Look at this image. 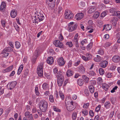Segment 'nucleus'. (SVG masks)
I'll list each match as a JSON object with an SVG mask.
<instances>
[{"mask_svg": "<svg viewBox=\"0 0 120 120\" xmlns=\"http://www.w3.org/2000/svg\"><path fill=\"white\" fill-rule=\"evenodd\" d=\"M35 14L36 15L34 17V20L33 21V22L37 24L38 22L42 21L44 19V17L43 14L42 12H40L39 13L36 11V12L35 13Z\"/></svg>", "mask_w": 120, "mask_h": 120, "instance_id": "1", "label": "nucleus"}, {"mask_svg": "<svg viewBox=\"0 0 120 120\" xmlns=\"http://www.w3.org/2000/svg\"><path fill=\"white\" fill-rule=\"evenodd\" d=\"M48 103L45 101H42L39 103L40 108L41 111L45 112L48 108Z\"/></svg>", "mask_w": 120, "mask_h": 120, "instance_id": "2", "label": "nucleus"}, {"mask_svg": "<svg viewBox=\"0 0 120 120\" xmlns=\"http://www.w3.org/2000/svg\"><path fill=\"white\" fill-rule=\"evenodd\" d=\"M43 65L42 63H41L37 68V73L38 76L41 77H42L43 75Z\"/></svg>", "mask_w": 120, "mask_h": 120, "instance_id": "3", "label": "nucleus"}, {"mask_svg": "<svg viewBox=\"0 0 120 120\" xmlns=\"http://www.w3.org/2000/svg\"><path fill=\"white\" fill-rule=\"evenodd\" d=\"M65 18L67 19H71L72 18L74 17L73 14L71 13V12L69 10L65 11Z\"/></svg>", "mask_w": 120, "mask_h": 120, "instance_id": "4", "label": "nucleus"}, {"mask_svg": "<svg viewBox=\"0 0 120 120\" xmlns=\"http://www.w3.org/2000/svg\"><path fill=\"white\" fill-rule=\"evenodd\" d=\"M56 0H46V3L49 6L51 7H54L55 4Z\"/></svg>", "mask_w": 120, "mask_h": 120, "instance_id": "5", "label": "nucleus"}, {"mask_svg": "<svg viewBox=\"0 0 120 120\" xmlns=\"http://www.w3.org/2000/svg\"><path fill=\"white\" fill-rule=\"evenodd\" d=\"M38 49H37L35 51L34 56L32 57V61L33 63H34L38 55Z\"/></svg>", "mask_w": 120, "mask_h": 120, "instance_id": "6", "label": "nucleus"}, {"mask_svg": "<svg viewBox=\"0 0 120 120\" xmlns=\"http://www.w3.org/2000/svg\"><path fill=\"white\" fill-rule=\"evenodd\" d=\"M57 62L60 66H64L65 64L64 60L62 57L59 58L57 60Z\"/></svg>", "mask_w": 120, "mask_h": 120, "instance_id": "7", "label": "nucleus"}, {"mask_svg": "<svg viewBox=\"0 0 120 120\" xmlns=\"http://www.w3.org/2000/svg\"><path fill=\"white\" fill-rule=\"evenodd\" d=\"M77 26L78 25L77 24H75L74 25H69L68 27V29L69 31H72L76 29Z\"/></svg>", "mask_w": 120, "mask_h": 120, "instance_id": "8", "label": "nucleus"}, {"mask_svg": "<svg viewBox=\"0 0 120 120\" xmlns=\"http://www.w3.org/2000/svg\"><path fill=\"white\" fill-rule=\"evenodd\" d=\"M84 16V14L82 13H79L76 14L75 18L77 20H80L82 19Z\"/></svg>", "mask_w": 120, "mask_h": 120, "instance_id": "9", "label": "nucleus"}, {"mask_svg": "<svg viewBox=\"0 0 120 120\" xmlns=\"http://www.w3.org/2000/svg\"><path fill=\"white\" fill-rule=\"evenodd\" d=\"M108 64L107 62L105 60L101 61L100 64V67L103 68H105Z\"/></svg>", "mask_w": 120, "mask_h": 120, "instance_id": "10", "label": "nucleus"}, {"mask_svg": "<svg viewBox=\"0 0 120 120\" xmlns=\"http://www.w3.org/2000/svg\"><path fill=\"white\" fill-rule=\"evenodd\" d=\"M66 106L67 110L68 111H71L74 109V107L73 106H71V103L70 104H69V103H67Z\"/></svg>", "mask_w": 120, "mask_h": 120, "instance_id": "11", "label": "nucleus"}, {"mask_svg": "<svg viewBox=\"0 0 120 120\" xmlns=\"http://www.w3.org/2000/svg\"><path fill=\"white\" fill-rule=\"evenodd\" d=\"M118 20V19L117 18L113 17L112 19L111 22L114 26H115L116 25Z\"/></svg>", "mask_w": 120, "mask_h": 120, "instance_id": "12", "label": "nucleus"}, {"mask_svg": "<svg viewBox=\"0 0 120 120\" xmlns=\"http://www.w3.org/2000/svg\"><path fill=\"white\" fill-rule=\"evenodd\" d=\"M120 58L119 56H114L112 58V60L114 62L116 63L119 61Z\"/></svg>", "mask_w": 120, "mask_h": 120, "instance_id": "13", "label": "nucleus"}, {"mask_svg": "<svg viewBox=\"0 0 120 120\" xmlns=\"http://www.w3.org/2000/svg\"><path fill=\"white\" fill-rule=\"evenodd\" d=\"M17 11L16 10H13L11 11V17L15 18L16 16Z\"/></svg>", "mask_w": 120, "mask_h": 120, "instance_id": "14", "label": "nucleus"}, {"mask_svg": "<svg viewBox=\"0 0 120 120\" xmlns=\"http://www.w3.org/2000/svg\"><path fill=\"white\" fill-rule=\"evenodd\" d=\"M53 58L52 57H50L48 58L47 60V62L49 64H52L53 62Z\"/></svg>", "mask_w": 120, "mask_h": 120, "instance_id": "15", "label": "nucleus"}, {"mask_svg": "<svg viewBox=\"0 0 120 120\" xmlns=\"http://www.w3.org/2000/svg\"><path fill=\"white\" fill-rule=\"evenodd\" d=\"M73 74V71L71 70H68L66 73L67 76L68 77H70Z\"/></svg>", "mask_w": 120, "mask_h": 120, "instance_id": "16", "label": "nucleus"}, {"mask_svg": "<svg viewBox=\"0 0 120 120\" xmlns=\"http://www.w3.org/2000/svg\"><path fill=\"white\" fill-rule=\"evenodd\" d=\"M13 49L12 48L10 47L5 48L2 52L3 53H4L5 51L6 52H10L12 51Z\"/></svg>", "mask_w": 120, "mask_h": 120, "instance_id": "17", "label": "nucleus"}, {"mask_svg": "<svg viewBox=\"0 0 120 120\" xmlns=\"http://www.w3.org/2000/svg\"><path fill=\"white\" fill-rule=\"evenodd\" d=\"M79 72L81 74H83L85 72V69L82 66H81L78 67Z\"/></svg>", "mask_w": 120, "mask_h": 120, "instance_id": "18", "label": "nucleus"}, {"mask_svg": "<svg viewBox=\"0 0 120 120\" xmlns=\"http://www.w3.org/2000/svg\"><path fill=\"white\" fill-rule=\"evenodd\" d=\"M96 9V8L94 7H92L90 8L88 11L89 14H91L94 12Z\"/></svg>", "mask_w": 120, "mask_h": 120, "instance_id": "19", "label": "nucleus"}, {"mask_svg": "<svg viewBox=\"0 0 120 120\" xmlns=\"http://www.w3.org/2000/svg\"><path fill=\"white\" fill-rule=\"evenodd\" d=\"M77 83L80 86H82L84 83L83 80L81 79H79L77 80Z\"/></svg>", "mask_w": 120, "mask_h": 120, "instance_id": "20", "label": "nucleus"}, {"mask_svg": "<svg viewBox=\"0 0 120 120\" xmlns=\"http://www.w3.org/2000/svg\"><path fill=\"white\" fill-rule=\"evenodd\" d=\"M112 28V26L111 25L108 24L106 25H104V29L106 30H110Z\"/></svg>", "mask_w": 120, "mask_h": 120, "instance_id": "21", "label": "nucleus"}, {"mask_svg": "<svg viewBox=\"0 0 120 120\" xmlns=\"http://www.w3.org/2000/svg\"><path fill=\"white\" fill-rule=\"evenodd\" d=\"M82 77L85 82L86 83H88V82L89 78L86 76L83 75L82 76Z\"/></svg>", "mask_w": 120, "mask_h": 120, "instance_id": "22", "label": "nucleus"}, {"mask_svg": "<svg viewBox=\"0 0 120 120\" xmlns=\"http://www.w3.org/2000/svg\"><path fill=\"white\" fill-rule=\"evenodd\" d=\"M17 82L16 81L12 82L10 84V87H11L12 88H14L17 84Z\"/></svg>", "mask_w": 120, "mask_h": 120, "instance_id": "23", "label": "nucleus"}, {"mask_svg": "<svg viewBox=\"0 0 120 120\" xmlns=\"http://www.w3.org/2000/svg\"><path fill=\"white\" fill-rule=\"evenodd\" d=\"M94 60L95 61L98 62L101 60V58L100 56L97 55V57H95Z\"/></svg>", "mask_w": 120, "mask_h": 120, "instance_id": "24", "label": "nucleus"}, {"mask_svg": "<svg viewBox=\"0 0 120 120\" xmlns=\"http://www.w3.org/2000/svg\"><path fill=\"white\" fill-rule=\"evenodd\" d=\"M23 68V66L22 65H21L19 67L18 70L17 74L18 75H20L21 73Z\"/></svg>", "mask_w": 120, "mask_h": 120, "instance_id": "25", "label": "nucleus"}, {"mask_svg": "<svg viewBox=\"0 0 120 120\" xmlns=\"http://www.w3.org/2000/svg\"><path fill=\"white\" fill-rule=\"evenodd\" d=\"M60 41L58 40H56V41L55 42H54V44L55 45L56 47H61L62 45H60V46L58 45V44L60 42Z\"/></svg>", "mask_w": 120, "mask_h": 120, "instance_id": "26", "label": "nucleus"}, {"mask_svg": "<svg viewBox=\"0 0 120 120\" xmlns=\"http://www.w3.org/2000/svg\"><path fill=\"white\" fill-rule=\"evenodd\" d=\"M56 76L57 78H60V77L64 78V77L62 75V73L60 71L58 72Z\"/></svg>", "mask_w": 120, "mask_h": 120, "instance_id": "27", "label": "nucleus"}, {"mask_svg": "<svg viewBox=\"0 0 120 120\" xmlns=\"http://www.w3.org/2000/svg\"><path fill=\"white\" fill-rule=\"evenodd\" d=\"M48 87V85L46 83H44L42 85V88L46 90Z\"/></svg>", "mask_w": 120, "mask_h": 120, "instance_id": "28", "label": "nucleus"}, {"mask_svg": "<svg viewBox=\"0 0 120 120\" xmlns=\"http://www.w3.org/2000/svg\"><path fill=\"white\" fill-rule=\"evenodd\" d=\"M102 88L105 91H107L108 90V86L105 83L103 84L102 86Z\"/></svg>", "mask_w": 120, "mask_h": 120, "instance_id": "29", "label": "nucleus"}, {"mask_svg": "<svg viewBox=\"0 0 120 120\" xmlns=\"http://www.w3.org/2000/svg\"><path fill=\"white\" fill-rule=\"evenodd\" d=\"M89 88L91 93H93L94 92V89L93 86L92 85L90 86Z\"/></svg>", "mask_w": 120, "mask_h": 120, "instance_id": "30", "label": "nucleus"}, {"mask_svg": "<svg viewBox=\"0 0 120 120\" xmlns=\"http://www.w3.org/2000/svg\"><path fill=\"white\" fill-rule=\"evenodd\" d=\"M113 16H116L119 18H120V11H116L115 13L113 14Z\"/></svg>", "mask_w": 120, "mask_h": 120, "instance_id": "31", "label": "nucleus"}, {"mask_svg": "<svg viewBox=\"0 0 120 120\" xmlns=\"http://www.w3.org/2000/svg\"><path fill=\"white\" fill-rule=\"evenodd\" d=\"M110 105L109 101L106 102L105 104V106L106 108H109Z\"/></svg>", "mask_w": 120, "mask_h": 120, "instance_id": "32", "label": "nucleus"}, {"mask_svg": "<svg viewBox=\"0 0 120 120\" xmlns=\"http://www.w3.org/2000/svg\"><path fill=\"white\" fill-rule=\"evenodd\" d=\"M99 13L98 12H96L93 15L95 19L97 18L99 16Z\"/></svg>", "mask_w": 120, "mask_h": 120, "instance_id": "33", "label": "nucleus"}, {"mask_svg": "<svg viewBox=\"0 0 120 120\" xmlns=\"http://www.w3.org/2000/svg\"><path fill=\"white\" fill-rule=\"evenodd\" d=\"M6 7V3L4 2H2L0 6L1 9L3 10L4 8H5Z\"/></svg>", "mask_w": 120, "mask_h": 120, "instance_id": "34", "label": "nucleus"}, {"mask_svg": "<svg viewBox=\"0 0 120 120\" xmlns=\"http://www.w3.org/2000/svg\"><path fill=\"white\" fill-rule=\"evenodd\" d=\"M77 113L75 112H73L72 115V117L73 120H75L77 117Z\"/></svg>", "mask_w": 120, "mask_h": 120, "instance_id": "35", "label": "nucleus"}, {"mask_svg": "<svg viewBox=\"0 0 120 120\" xmlns=\"http://www.w3.org/2000/svg\"><path fill=\"white\" fill-rule=\"evenodd\" d=\"M15 45L17 49H19L20 46V43L18 41H16L15 42Z\"/></svg>", "mask_w": 120, "mask_h": 120, "instance_id": "36", "label": "nucleus"}, {"mask_svg": "<svg viewBox=\"0 0 120 120\" xmlns=\"http://www.w3.org/2000/svg\"><path fill=\"white\" fill-rule=\"evenodd\" d=\"M107 11H105L102 12L101 14V17H104L107 14Z\"/></svg>", "mask_w": 120, "mask_h": 120, "instance_id": "37", "label": "nucleus"}, {"mask_svg": "<svg viewBox=\"0 0 120 120\" xmlns=\"http://www.w3.org/2000/svg\"><path fill=\"white\" fill-rule=\"evenodd\" d=\"M98 52L100 55H102L104 53V51L103 49H100L98 51Z\"/></svg>", "mask_w": 120, "mask_h": 120, "instance_id": "38", "label": "nucleus"}, {"mask_svg": "<svg viewBox=\"0 0 120 120\" xmlns=\"http://www.w3.org/2000/svg\"><path fill=\"white\" fill-rule=\"evenodd\" d=\"M86 55L88 60L91 59L92 58V56L89 53H86Z\"/></svg>", "mask_w": 120, "mask_h": 120, "instance_id": "39", "label": "nucleus"}, {"mask_svg": "<svg viewBox=\"0 0 120 120\" xmlns=\"http://www.w3.org/2000/svg\"><path fill=\"white\" fill-rule=\"evenodd\" d=\"M59 95L61 99L62 100L64 99V96L63 93L61 92H59Z\"/></svg>", "mask_w": 120, "mask_h": 120, "instance_id": "40", "label": "nucleus"}, {"mask_svg": "<svg viewBox=\"0 0 120 120\" xmlns=\"http://www.w3.org/2000/svg\"><path fill=\"white\" fill-rule=\"evenodd\" d=\"M110 12L112 13L113 15V14H114L115 13L116 11L115 8H112L110 9Z\"/></svg>", "mask_w": 120, "mask_h": 120, "instance_id": "41", "label": "nucleus"}, {"mask_svg": "<svg viewBox=\"0 0 120 120\" xmlns=\"http://www.w3.org/2000/svg\"><path fill=\"white\" fill-rule=\"evenodd\" d=\"M49 99L50 101L51 102H53L54 101V99L52 95H50L49 96Z\"/></svg>", "mask_w": 120, "mask_h": 120, "instance_id": "42", "label": "nucleus"}, {"mask_svg": "<svg viewBox=\"0 0 120 120\" xmlns=\"http://www.w3.org/2000/svg\"><path fill=\"white\" fill-rule=\"evenodd\" d=\"M99 72L100 75H103L104 73V71L103 69L101 68H100L99 69Z\"/></svg>", "mask_w": 120, "mask_h": 120, "instance_id": "43", "label": "nucleus"}, {"mask_svg": "<svg viewBox=\"0 0 120 120\" xmlns=\"http://www.w3.org/2000/svg\"><path fill=\"white\" fill-rule=\"evenodd\" d=\"M13 68V66L11 65L6 68L7 69L8 71L9 72L11 71L12 69Z\"/></svg>", "mask_w": 120, "mask_h": 120, "instance_id": "44", "label": "nucleus"}, {"mask_svg": "<svg viewBox=\"0 0 120 120\" xmlns=\"http://www.w3.org/2000/svg\"><path fill=\"white\" fill-rule=\"evenodd\" d=\"M53 109L54 110L58 112H60V110L55 106H53Z\"/></svg>", "mask_w": 120, "mask_h": 120, "instance_id": "45", "label": "nucleus"}, {"mask_svg": "<svg viewBox=\"0 0 120 120\" xmlns=\"http://www.w3.org/2000/svg\"><path fill=\"white\" fill-rule=\"evenodd\" d=\"M26 118L28 119V120H34L32 115L31 114H30V115L28 116Z\"/></svg>", "mask_w": 120, "mask_h": 120, "instance_id": "46", "label": "nucleus"}, {"mask_svg": "<svg viewBox=\"0 0 120 120\" xmlns=\"http://www.w3.org/2000/svg\"><path fill=\"white\" fill-rule=\"evenodd\" d=\"M98 84H101L102 82V79L101 77H99L98 79Z\"/></svg>", "mask_w": 120, "mask_h": 120, "instance_id": "47", "label": "nucleus"}, {"mask_svg": "<svg viewBox=\"0 0 120 120\" xmlns=\"http://www.w3.org/2000/svg\"><path fill=\"white\" fill-rule=\"evenodd\" d=\"M58 12L59 14H60L62 13V8L61 7H59L58 8Z\"/></svg>", "mask_w": 120, "mask_h": 120, "instance_id": "48", "label": "nucleus"}, {"mask_svg": "<svg viewBox=\"0 0 120 120\" xmlns=\"http://www.w3.org/2000/svg\"><path fill=\"white\" fill-rule=\"evenodd\" d=\"M93 45V43H90L86 47V48L88 49H89L91 48Z\"/></svg>", "mask_w": 120, "mask_h": 120, "instance_id": "49", "label": "nucleus"}, {"mask_svg": "<svg viewBox=\"0 0 120 120\" xmlns=\"http://www.w3.org/2000/svg\"><path fill=\"white\" fill-rule=\"evenodd\" d=\"M66 44L68 45L69 47H71L73 46V44L71 42H68L66 43Z\"/></svg>", "mask_w": 120, "mask_h": 120, "instance_id": "50", "label": "nucleus"}, {"mask_svg": "<svg viewBox=\"0 0 120 120\" xmlns=\"http://www.w3.org/2000/svg\"><path fill=\"white\" fill-rule=\"evenodd\" d=\"M82 113L85 116L86 115L88 114V111L86 109L83 110L82 111Z\"/></svg>", "mask_w": 120, "mask_h": 120, "instance_id": "51", "label": "nucleus"}, {"mask_svg": "<svg viewBox=\"0 0 120 120\" xmlns=\"http://www.w3.org/2000/svg\"><path fill=\"white\" fill-rule=\"evenodd\" d=\"M110 100L112 104H114L116 101V98L112 97H111L110 98Z\"/></svg>", "mask_w": 120, "mask_h": 120, "instance_id": "52", "label": "nucleus"}, {"mask_svg": "<svg viewBox=\"0 0 120 120\" xmlns=\"http://www.w3.org/2000/svg\"><path fill=\"white\" fill-rule=\"evenodd\" d=\"M87 42V40L86 39H85L83 40L82 41H81V44L83 46L84 45V43H86Z\"/></svg>", "mask_w": 120, "mask_h": 120, "instance_id": "53", "label": "nucleus"}, {"mask_svg": "<svg viewBox=\"0 0 120 120\" xmlns=\"http://www.w3.org/2000/svg\"><path fill=\"white\" fill-rule=\"evenodd\" d=\"M116 68V67L115 66L113 65H112L110 66L109 69L111 70H114Z\"/></svg>", "mask_w": 120, "mask_h": 120, "instance_id": "54", "label": "nucleus"}, {"mask_svg": "<svg viewBox=\"0 0 120 120\" xmlns=\"http://www.w3.org/2000/svg\"><path fill=\"white\" fill-rule=\"evenodd\" d=\"M64 78H62V77H60V78H57V82H63L64 80Z\"/></svg>", "mask_w": 120, "mask_h": 120, "instance_id": "55", "label": "nucleus"}, {"mask_svg": "<svg viewBox=\"0 0 120 120\" xmlns=\"http://www.w3.org/2000/svg\"><path fill=\"white\" fill-rule=\"evenodd\" d=\"M89 113L90 115L91 116V117H93L94 115V113L93 112V111L92 110H90L89 112Z\"/></svg>", "mask_w": 120, "mask_h": 120, "instance_id": "56", "label": "nucleus"}, {"mask_svg": "<svg viewBox=\"0 0 120 120\" xmlns=\"http://www.w3.org/2000/svg\"><path fill=\"white\" fill-rule=\"evenodd\" d=\"M1 23L2 25L4 27H5V21L3 20H2L1 21Z\"/></svg>", "mask_w": 120, "mask_h": 120, "instance_id": "57", "label": "nucleus"}, {"mask_svg": "<svg viewBox=\"0 0 120 120\" xmlns=\"http://www.w3.org/2000/svg\"><path fill=\"white\" fill-rule=\"evenodd\" d=\"M89 74V75L91 76H94L95 75V73L92 71H90Z\"/></svg>", "mask_w": 120, "mask_h": 120, "instance_id": "58", "label": "nucleus"}, {"mask_svg": "<svg viewBox=\"0 0 120 120\" xmlns=\"http://www.w3.org/2000/svg\"><path fill=\"white\" fill-rule=\"evenodd\" d=\"M59 39L61 41H62L64 39L61 33H60L59 37Z\"/></svg>", "mask_w": 120, "mask_h": 120, "instance_id": "59", "label": "nucleus"}, {"mask_svg": "<svg viewBox=\"0 0 120 120\" xmlns=\"http://www.w3.org/2000/svg\"><path fill=\"white\" fill-rule=\"evenodd\" d=\"M101 106L100 105H98L97 107L96 108L95 110V111L98 112L99 111L100 109V108H101Z\"/></svg>", "mask_w": 120, "mask_h": 120, "instance_id": "60", "label": "nucleus"}, {"mask_svg": "<svg viewBox=\"0 0 120 120\" xmlns=\"http://www.w3.org/2000/svg\"><path fill=\"white\" fill-rule=\"evenodd\" d=\"M118 88V87L117 86H115L114 87L112 90L111 91V92L112 93H113L115 92V90H116L117 88Z\"/></svg>", "mask_w": 120, "mask_h": 120, "instance_id": "61", "label": "nucleus"}, {"mask_svg": "<svg viewBox=\"0 0 120 120\" xmlns=\"http://www.w3.org/2000/svg\"><path fill=\"white\" fill-rule=\"evenodd\" d=\"M30 112L28 111L26 112L25 113V116L26 117H27L28 116L30 115Z\"/></svg>", "mask_w": 120, "mask_h": 120, "instance_id": "62", "label": "nucleus"}, {"mask_svg": "<svg viewBox=\"0 0 120 120\" xmlns=\"http://www.w3.org/2000/svg\"><path fill=\"white\" fill-rule=\"evenodd\" d=\"M48 52L50 54L52 55L53 54L54 52L53 50L52 49H49Z\"/></svg>", "mask_w": 120, "mask_h": 120, "instance_id": "63", "label": "nucleus"}, {"mask_svg": "<svg viewBox=\"0 0 120 120\" xmlns=\"http://www.w3.org/2000/svg\"><path fill=\"white\" fill-rule=\"evenodd\" d=\"M112 74V73H109L107 74L106 75V77L108 78H110L111 77L112 75L111 74Z\"/></svg>", "mask_w": 120, "mask_h": 120, "instance_id": "64", "label": "nucleus"}]
</instances>
